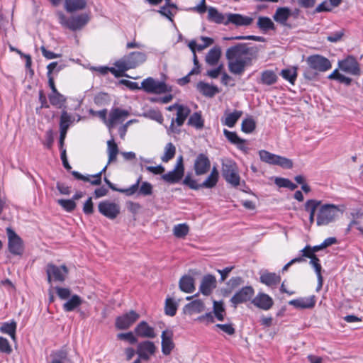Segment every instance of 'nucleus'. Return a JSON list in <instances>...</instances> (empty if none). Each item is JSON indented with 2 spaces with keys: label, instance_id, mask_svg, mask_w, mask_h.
<instances>
[{
  "label": "nucleus",
  "instance_id": "f257e3e1",
  "mask_svg": "<svg viewBox=\"0 0 363 363\" xmlns=\"http://www.w3.org/2000/svg\"><path fill=\"white\" fill-rule=\"evenodd\" d=\"M246 43H238L227 49L225 56L228 60V69L235 75H241L247 67L252 65V58L243 57L250 52Z\"/></svg>",
  "mask_w": 363,
  "mask_h": 363
},
{
  "label": "nucleus",
  "instance_id": "f03ea898",
  "mask_svg": "<svg viewBox=\"0 0 363 363\" xmlns=\"http://www.w3.org/2000/svg\"><path fill=\"white\" fill-rule=\"evenodd\" d=\"M208 20L217 24L228 25L232 23L236 26H249L253 18L250 16H243L240 13H225L223 14L218 11L215 7L210 6L208 9Z\"/></svg>",
  "mask_w": 363,
  "mask_h": 363
},
{
  "label": "nucleus",
  "instance_id": "7ed1b4c3",
  "mask_svg": "<svg viewBox=\"0 0 363 363\" xmlns=\"http://www.w3.org/2000/svg\"><path fill=\"white\" fill-rule=\"evenodd\" d=\"M57 16L59 23L64 28L72 31L82 29L89 21L90 17L87 13H82L77 15H71L67 17L62 11H57Z\"/></svg>",
  "mask_w": 363,
  "mask_h": 363
},
{
  "label": "nucleus",
  "instance_id": "20e7f679",
  "mask_svg": "<svg viewBox=\"0 0 363 363\" xmlns=\"http://www.w3.org/2000/svg\"><path fill=\"white\" fill-rule=\"evenodd\" d=\"M339 206L332 203L321 205L316 216V224L318 226L328 225L335 221L340 212Z\"/></svg>",
  "mask_w": 363,
  "mask_h": 363
},
{
  "label": "nucleus",
  "instance_id": "39448f33",
  "mask_svg": "<svg viewBox=\"0 0 363 363\" xmlns=\"http://www.w3.org/2000/svg\"><path fill=\"white\" fill-rule=\"evenodd\" d=\"M8 236V250L13 257L21 258L25 251L22 238L10 227L6 228Z\"/></svg>",
  "mask_w": 363,
  "mask_h": 363
},
{
  "label": "nucleus",
  "instance_id": "423d86ee",
  "mask_svg": "<svg viewBox=\"0 0 363 363\" xmlns=\"http://www.w3.org/2000/svg\"><path fill=\"white\" fill-rule=\"evenodd\" d=\"M141 87L148 94H162L172 91V87L164 82L157 80L151 77L142 82Z\"/></svg>",
  "mask_w": 363,
  "mask_h": 363
},
{
  "label": "nucleus",
  "instance_id": "0eeeda50",
  "mask_svg": "<svg viewBox=\"0 0 363 363\" xmlns=\"http://www.w3.org/2000/svg\"><path fill=\"white\" fill-rule=\"evenodd\" d=\"M221 174L223 179L233 187L240 184V177L235 162L228 160L222 164Z\"/></svg>",
  "mask_w": 363,
  "mask_h": 363
},
{
  "label": "nucleus",
  "instance_id": "6e6552de",
  "mask_svg": "<svg viewBox=\"0 0 363 363\" xmlns=\"http://www.w3.org/2000/svg\"><path fill=\"white\" fill-rule=\"evenodd\" d=\"M218 179L213 176L208 175V177L201 184H198L192 178L191 172H188L183 180V184L193 190H199L200 189H212L217 185Z\"/></svg>",
  "mask_w": 363,
  "mask_h": 363
},
{
  "label": "nucleus",
  "instance_id": "1a4fd4ad",
  "mask_svg": "<svg viewBox=\"0 0 363 363\" xmlns=\"http://www.w3.org/2000/svg\"><path fill=\"white\" fill-rule=\"evenodd\" d=\"M45 272L48 283L51 284L52 281L63 282L68 274V269L65 264L57 266L52 263H48Z\"/></svg>",
  "mask_w": 363,
  "mask_h": 363
},
{
  "label": "nucleus",
  "instance_id": "9d476101",
  "mask_svg": "<svg viewBox=\"0 0 363 363\" xmlns=\"http://www.w3.org/2000/svg\"><path fill=\"white\" fill-rule=\"evenodd\" d=\"M98 210L104 216L111 220H113L119 215L121 207L115 202H112L109 200H104L99 202L98 204Z\"/></svg>",
  "mask_w": 363,
  "mask_h": 363
},
{
  "label": "nucleus",
  "instance_id": "9b49d317",
  "mask_svg": "<svg viewBox=\"0 0 363 363\" xmlns=\"http://www.w3.org/2000/svg\"><path fill=\"white\" fill-rule=\"evenodd\" d=\"M338 67L342 71L354 76L361 74L359 64L353 55H348L345 59L338 61Z\"/></svg>",
  "mask_w": 363,
  "mask_h": 363
},
{
  "label": "nucleus",
  "instance_id": "f8f14e48",
  "mask_svg": "<svg viewBox=\"0 0 363 363\" xmlns=\"http://www.w3.org/2000/svg\"><path fill=\"white\" fill-rule=\"evenodd\" d=\"M255 294V289L251 286H245L238 290L230 298L232 306L236 308L239 304L250 301Z\"/></svg>",
  "mask_w": 363,
  "mask_h": 363
},
{
  "label": "nucleus",
  "instance_id": "ddd939ff",
  "mask_svg": "<svg viewBox=\"0 0 363 363\" xmlns=\"http://www.w3.org/2000/svg\"><path fill=\"white\" fill-rule=\"evenodd\" d=\"M306 62L309 67L313 68L317 72H325L332 67L330 61L325 57L320 55L308 56L306 59Z\"/></svg>",
  "mask_w": 363,
  "mask_h": 363
},
{
  "label": "nucleus",
  "instance_id": "4468645a",
  "mask_svg": "<svg viewBox=\"0 0 363 363\" xmlns=\"http://www.w3.org/2000/svg\"><path fill=\"white\" fill-rule=\"evenodd\" d=\"M140 318V315L131 310L128 313L118 316L116 318L115 325L118 330H127Z\"/></svg>",
  "mask_w": 363,
  "mask_h": 363
},
{
  "label": "nucleus",
  "instance_id": "2eb2a0df",
  "mask_svg": "<svg viewBox=\"0 0 363 363\" xmlns=\"http://www.w3.org/2000/svg\"><path fill=\"white\" fill-rule=\"evenodd\" d=\"M211 169V161L205 153H199L195 158L194 169L196 176L206 174Z\"/></svg>",
  "mask_w": 363,
  "mask_h": 363
},
{
  "label": "nucleus",
  "instance_id": "dca6fc26",
  "mask_svg": "<svg viewBox=\"0 0 363 363\" xmlns=\"http://www.w3.org/2000/svg\"><path fill=\"white\" fill-rule=\"evenodd\" d=\"M156 352V347L153 342L145 340L139 342L137 345L136 354L143 361H148L152 355Z\"/></svg>",
  "mask_w": 363,
  "mask_h": 363
},
{
  "label": "nucleus",
  "instance_id": "f3484780",
  "mask_svg": "<svg viewBox=\"0 0 363 363\" xmlns=\"http://www.w3.org/2000/svg\"><path fill=\"white\" fill-rule=\"evenodd\" d=\"M251 303L257 308L264 311L269 310L274 305L272 298L263 292H259L251 301Z\"/></svg>",
  "mask_w": 363,
  "mask_h": 363
},
{
  "label": "nucleus",
  "instance_id": "a211bd4d",
  "mask_svg": "<svg viewBox=\"0 0 363 363\" xmlns=\"http://www.w3.org/2000/svg\"><path fill=\"white\" fill-rule=\"evenodd\" d=\"M129 115L130 113L127 110L113 108L109 113V118L106 122V125L108 128H111L117 123H123Z\"/></svg>",
  "mask_w": 363,
  "mask_h": 363
},
{
  "label": "nucleus",
  "instance_id": "6ab92c4d",
  "mask_svg": "<svg viewBox=\"0 0 363 363\" xmlns=\"http://www.w3.org/2000/svg\"><path fill=\"white\" fill-rule=\"evenodd\" d=\"M191 110L189 107L180 106L178 107L177 112V118H172L169 130L172 133H179V130L174 128V123H177L178 126H182L187 116L190 114Z\"/></svg>",
  "mask_w": 363,
  "mask_h": 363
},
{
  "label": "nucleus",
  "instance_id": "aec40b11",
  "mask_svg": "<svg viewBox=\"0 0 363 363\" xmlns=\"http://www.w3.org/2000/svg\"><path fill=\"white\" fill-rule=\"evenodd\" d=\"M217 281L215 276L212 274H206L203 277L199 291L204 296L211 294L213 290L216 288Z\"/></svg>",
  "mask_w": 363,
  "mask_h": 363
},
{
  "label": "nucleus",
  "instance_id": "412c9836",
  "mask_svg": "<svg viewBox=\"0 0 363 363\" xmlns=\"http://www.w3.org/2000/svg\"><path fill=\"white\" fill-rule=\"evenodd\" d=\"M173 331L171 330H165L162 331L161 335L162 338V352L164 355H169L174 348V343L173 342Z\"/></svg>",
  "mask_w": 363,
  "mask_h": 363
},
{
  "label": "nucleus",
  "instance_id": "4be33fe9",
  "mask_svg": "<svg viewBox=\"0 0 363 363\" xmlns=\"http://www.w3.org/2000/svg\"><path fill=\"white\" fill-rule=\"evenodd\" d=\"M315 296L314 295L308 297H301L289 301L290 306L296 308L306 309L312 308L315 305Z\"/></svg>",
  "mask_w": 363,
  "mask_h": 363
},
{
  "label": "nucleus",
  "instance_id": "5701e85b",
  "mask_svg": "<svg viewBox=\"0 0 363 363\" xmlns=\"http://www.w3.org/2000/svg\"><path fill=\"white\" fill-rule=\"evenodd\" d=\"M196 89L201 94L208 98H213L219 92V89L217 86L203 81H200L196 84Z\"/></svg>",
  "mask_w": 363,
  "mask_h": 363
},
{
  "label": "nucleus",
  "instance_id": "b1692460",
  "mask_svg": "<svg viewBox=\"0 0 363 363\" xmlns=\"http://www.w3.org/2000/svg\"><path fill=\"white\" fill-rule=\"evenodd\" d=\"M134 331L137 336L141 337L155 338L156 336L154 328L145 320L139 323Z\"/></svg>",
  "mask_w": 363,
  "mask_h": 363
},
{
  "label": "nucleus",
  "instance_id": "393cba45",
  "mask_svg": "<svg viewBox=\"0 0 363 363\" xmlns=\"http://www.w3.org/2000/svg\"><path fill=\"white\" fill-rule=\"evenodd\" d=\"M291 16V10L288 7H278L273 16V19L283 26L290 28L287 23L289 17Z\"/></svg>",
  "mask_w": 363,
  "mask_h": 363
},
{
  "label": "nucleus",
  "instance_id": "a878e982",
  "mask_svg": "<svg viewBox=\"0 0 363 363\" xmlns=\"http://www.w3.org/2000/svg\"><path fill=\"white\" fill-rule=\"evenodd\" d=\"M125 56L130 69L138 67L147 60V55L143 52H131Z\"/></svg>",
  "mask_w": 363,
  "mask_h": 363
},
{
  "label": "nucleus",
  "instance_id": "bb28decb",
  "mask_svg": "<svg viewBox=\"0 0 363 363\" xmlns=\"http://www.w3.org/2000/svg\"><path fill=\"white\" fill-rule=\"evenodd\" d=\"M86 5V0H65L64 2V8L69 13L84 9Z\"/></svg>",
  "mask_w": 363,
  "mask_h": 363
},
{
  "label": "nucleus",
  "instance_id": "cd10ccee",
  "mask_svg": "<svg viewBox=\"0 0 363 363\" xmlns=\"http://www.w3.org/2000/svg\"><path fill=\"white\" fill-rule=\"evenodd\" d=\"M72 175L78 180L90 182L91 185L99 186L101 184V176L99 172L94 175H83L79 172L72 171L71 172Z\"/></svg>",
  "mask_w": 363,
  "mask_h": 363
},
{
  "label": "nucleus",
  "instance_id": "c85d7f7f",
  "mask_svg": "<svg viewBox=\"0 0 363 363\" xmlns=\"http://www.w3.org/2000/svg\"><path fill=\"white\" fill-rule=\"evenodd\" d=\"M223 134L225 138L230 142L232 144L235 145L237 147L242 151H246L247 147L245 145L246 142L245 140L240 138L236 132L230 131L227 129L223 130Z\"/></svg>",
  "mask_w": 363,
  "mask_h": 363
},
{
  "label": "nucleus",
  "instance_id": "c756f323",
  "mask_svg": "<svg viewBox=\"0 0 363 363\" xmlns=\"http://www.w3.org/2000/svg\"><path fill=\"white\" fill-rule=\"evenodd\" d=\"M259 281L267 286H274L280 282L281 277L276 273L264 271L261 274Z\"/></svg>",
  "mask_w": 363,
  "mask_h": 363
},
{
  "label": "nucleus",
  "instance_id": "7c9ffc66",
  "mask_svg": "<svg viewBox=\"0 0 363 363\" xmlns=\"http://www.w3.org/2000/svg\"><path fill=\"white\" fill-rule=\"evenodd\" d=\"M278 76L273 70L266 69L261 72V76L257 79V83L267 86H271L277 83Z\"/></svg>",
  "mask_w": 363,
  "mask_h": 363
},
{
  "label": "nucleus",
  "instance_id": "2f4dec72",
  "mask_svg": "<svg viewBox=\"0 0 363 363\" xmlns=\"http://www.w3.org/2000/svg\"><path fill=\"white\" fill-rule=\"evenodd\" d=\"M179 289L185 293H192L195 290L194 279L190 275L182 276L179 281Z\"/></svg>",
  "mask_w": 363,
  "mask_h": 363
},
{
  "label": "nucleus",
  "instance_id": "473e14b6",
  "mask_svg": "<svg viewBox=\"0 0 363 363\" xmlns=\"http://www.w3.org/2000/svg\"><path fill=\"white\" fill-rule=\"evenodd\" d=\"M184 175V171L177 169V167H174L173 170L169 171L166 174H163L162 175V179L169 184H177L180 182Z\"/></svg>",
  "mask_w": 363,
  "mask_h": 363
},
{
  "label": "nucleus",
  "instance_id": "72a5a7b5",
  "mask_svg": "<svg viewBox=\"0 0 363 363\" xmlns=\"http://www.w3.org/2000/svg\"><path fill=\"white\" fill-rule=\"evenodd\" d=\"M221 56V48L216 45L212 48L206 55V62L210 66H215L218 64Z\"/></svg>",
  "mask_w": 363,
  "mask_h": 363
},
{
  "label": "nucleus",
  "instance_id": "f704fd0d",
  "mask_svg": "<svg viewBox=\"0 0 363 363\" xmlns=\"http://www.w3.org/2000/svg\"><path fill=\"white\" fill-rule=\"evenodd\" d=\"M205 309L204 303L200 300L196 299L191 301L186 304L184 307V313H187L190 315L193 313H199L203 311Z\"/></svg>",
  "mask_w": 363,
  "mask_h": 363
},
{
  "label": "nucleus",
  "instance_id": "c9c22d12",
  "mask_svg": "<svg viewBox=\"0 0 363 363\" xmlns=\"http://www.w3.org/2000/svg\"><path fill=\"white\" fill-rule=\"evenodd\" d=\"M257 26L264 33H267L269 30H276L274 23L272 19L267 16H259Z\"/></svg>",
  "mask_w": 363,
  "mask_h": 363
},
{
  "label": "nucleus",
  "instance_id": "e433bc0d",
  "mask_svg": "<svg viewBox=\"0 0 363 363\" xmlns=\"http://www.w3.org/2000/svg\"><path fill=\"white\" fill-rule=\"evenodd\" d=\"M82 303V298L77 294H74L63 304L62 308L65 312H71L76 310Z\"/></svg>",
  "mask_w": 363,
  "mask_h": 363
},
{
  "label": "nucleus",
  "instance_id": "4c0bfd02",
  "mask_svg": "<svg viewBox=\"0 0 363 363\" xmlns=\"http://www.w3.org/2000/svg\"><path fill=\"white\" fill-rule=\"evenodd\" d=\"M225 115L226 116L225 118H221L222 124L229 128H233L242 115V111L235 110L233 113H230L228 114L225 113Z\"/></svg>",
  "mask_w": 363,
  "mask_h": 363
},
{
  "label": "nucleus",
  "instance_id": "58836bf2",
  "mask_svg": "<svg viewBox=\"0 0 363 363\" xmlns=\"http://www.w3.org/2000/svg\"><path fill=\"white\" fill-rule=\"evenodd\" d=\"M17 324L13 320L11 322H4L0 327V331L4 334L9 335L12 340H16Z\"/></svg>",
  "mask_w": 363,
  "mask_h": 363
},
{
  "label": "nucleus",
  "instance_id": "ea45409f",
  "mask_svg": "<svg viewBox=\"0 0 363 363\" xmlns=\"http://www.w3.org/2000/svg\"><path fill=\"white\" fill-rule=\"evenodd\" d=\"M188 125L194 127L197 130H201L204 127V120L202 118L201 112H194L188 121Z\"/></svg>",
  "mask_w": 363,
  "mask_h": 363
},
{
  "label": "nucleus",
  "instance_id": "a19ab883",
  "mask_svg": "<svg viewBox=\"0 0 363 363\" xmlns=\"http://www.w3.org/2000/svg\"><path fill=\"white\" fill-rule=\"evenodd\" d=\"M74 118L69 113L65 108L62 111L60 118V129L67 130L74 122Z\"/></svg>",
  "mask_w": 363,
  "mask_h": 363
},
{
  "label": "nucleus",
  "instance_id": "79ce46f5",
  "mask_svg": "<svg viewBox=\"0 0 363 363\" xmlns=\"http://www.w3.org/2000/svg\"><path fill=\"white\" fill-rule=\"evenodd\" d=\"M280 75L290 84H294L298 75L297 68L293 67L292 68L284 69L281 71Z\"/></svg>",
  "mask_w": 363,
  "mask_h": 363
},
{
  "label": "nucleus",
  "instance_id": "37998d69",
  "mask_svg": "<svg viewBox=\"0 0 363 363\" xmlns=\"http://www.w3.org/2000/svg\"><path fill=\"white\" fill-rule=\"evenodd\" d=\"M48 98L50 103L52 106H57L60 108H61L66 102V97L58 91L49 94Z\"/></svg>",
  "mask_w": 363,
  "mask_h": 363
},
{
  "label": "nucleus",
  "instance_id": "c03bdc74",
  "mask_svg": "<svg viewBox=\"0 0 363 363\" xmlns=\"http://www.w3.org/2000/svg\"><path fill=\"white\" fill-rule=\"evenodd\" d=\"M178 304L172 298L168 297L165 301L164 312L169 316H174L177 313Z\"/></svg>",
  "mask_w": 363,
  "mask_h": 363
},
{
  "label": "nucleus",
  "instance_id": "a18cd8bd",
  "mask_svg": "<svg viewBox=\"0 0 363 363\" xmlns=\"http://www.w3.org/2000/svg\"><path fill=\"white\" fill-rule=\"evenodd\" d=\"M259 156L260 160L267 164L274 165L278 155L271 153L265 150H261L259 151Z\"/></svg>",
  "mask_w": 363,
  "mask_h": 363
},
{
  "label": "nucleus",
  "instance_id": "49530a36",
  "mask_svg": "<svg viewBox=\"0 0 363 363\" xmlns=\"http://www.w3.org/2000/svg\"><path fill=\"white\" fill-rule=\"evenodd\" d=\"M68 353L66 350L61 349L51 354L52 359L50 363H64L67 359Z\"/></svg>",
  "mask_w": 363,
  "mask_h": 363
},
{
  "label": "nucleus",
  "instance_id": "de8ad7c7",
  "mask_svg": "<svg viewBox=\"0 0 363 363\" xmlns=\"http://www.w3.org/2000/svg\"><path fill=\"white\" fill-rule=\"evenodd\" d=\"M213 309L215 317L218 320L223 321L225 315V307L223 301H213Z\"/></svg>",
  "mask_w": 363,
  "mask_h": 363
},
{
  "label": "nucleus",
  "instance_id": "09e8293b",
  "mask_svg": "<svg viewBox=\"0 0 363 363\" xmlns=\"http://www.w3.org/2000/svg\"><path fill=\"white\" fill-rule=\"evenodd\" d=\"M189 232V227L186 223H180L174 226L173 233L175 237L183 238Z\"/></svg>",
  "mask_w": 363,
  "mask_h": 363
},
{
  "label": "nucleus",
  "instance_id": "8fccbe9b",
  "mask_svg": "<svg viewBox=\"0 0 363 363\" xmlns=\"http://www.w3.org/2000/svg\"><path fill=\"white\" fill-rule=\"evenodd\" d=\"M321 201L316 199H308L304 205V210L309 213V215L315 216L317 208L321 206Z\"/></svg>",
  "mask_w": 363,
  "mask_h": 363
},
{
  "label": "nucleus",
  "instance_id": "3c124183",
  "mask_svg": "<svg viewBox=\"0 0 363 363\" xmlns=\"http://www.w3.org/2000/svg\"><path fill=\"white\" fill-rule=\"evenodd\" d=\"M175 153V146L172 143H167L164 147V155L161 157L162 161L164 162H169L174 157Z\"/></svg>",
  "mask_w": 363,
  "mask_h": 363
},
{
  "label": "nucleus",
  "instance_id": "603ef678",
  "mask_svg": "<svg viewBox=\"0 0 363 363\" xmlns=\"http://www.w3.org/2000/svg\"><path fill=\"white\" fill-rule=\"evenodd\" d=\"M256 128L255 120L250 117L244 119L241 124V130L245 133H252Z\"/></svg>",
  "mask_w": 363,
  "mask_h": 363
},
{
  "label": "nucleus",
  "instance_id": "864d4df0",
  "mask_svg": "<svg viewBox=\"0 0 363 363\" xmlns=\"http://www.w3.org/2000/svg\"><path fill=\"white\" fill-rule=\"evenodd\" d=\"M57 203L67 212H72L77 206L75 201L71 199H59Z\"/></svg>",
  "mask_w": 363,
  "mask_h": 363
},
{
  "label": "nucleus",
  "instance_id": "5fc2aeb1",
  "mask_svg": "<svg viewBox=\"0 0 363 363\" xmlns=\"http://www.w3.org/2000/svg\"><path fill=\"white\" fill-rule=\"evenodd\" d=\"M274 165H278L285 169H291L293 167V162L290 159L278 155Z\"/></svg>",
  "mask_w": 363,
  "mask_h": 363
},
{
  "label": "nucleus",
  "instance_id": "6e6d98bb",
  "mask_svg": "<svg viewBox=\"0 0 363 363\" xmlns=\"http://www.w3.org/2000/svg\"><path fill=\"white\" fill-rule=\"evenodd\" d=\"M244 283V280L241 277H233L230 278L226 283L230 291L236 289Z\"/></svg>",
  "mask_w": 363,
  "mask_h": 363
},
{
  "label": "nucleus",
  "instance_id": "4d7b16f0",
  "mask_svg": "<svg viewBox=\"0 0 363 363\" xmlns=\"http://www.w3.org/2000/svg\"><path fill=\"white\" fill-rule=\"evenodd\" d=\"M141 179L142 177H139V178L137 179L136 182L134 184L131 185L129 188L122 189V190H119L120 192L124 193L126 196L133 195L138 190Z\"/></svg>",
  "mask_w": 363,
  "mask_h": 363
},
{
  "label": "nucleus",
  "instance_id": "13d9d810",
  "mask_svg": "<svg viewBox=\"0 0 363 363\" xmlns=\"http://www.w3.org/2000/svg\"><path fill=\"white\" fill-rule=\"evenodd\" d=\"M11 352L12 348L9 340L6 338L0 336V352L9 354Z\"/></svg>",
  "mask_w": 363,
  "mask_h": 363
},
{
  "label": "nucleus",
  "instance_id": "bf43d9fd",
  "mask_svg": "<svg viewBox=\"0 0 363 363\" xmlns=\"http://www.w3.org/2000/svg\"><path fill=\"white\" fill-rule=\"evenodd\" d=\"M152 194V185L148 182H142L139 189V194L143 196H150Z\"/></svg>",
  "mask_w": 363,
  "mask_h": 363
},
{
  "label": "nucleus",
  "instance_id": "052dcab7",
  "mask_svg": "<svg viewBox=\"0 0 363 363\" xmlns=\"http://www.w3.org/2000/svg\"><path fill=\"white\" fill-rule=\"evenodd\" d=\"M117 337L121 340H125L130 344H135L138 342V339L135 337L132 332L125 333H118Z\"/></svg>",
  "mask_w": 363,
  "mask_h": 363
},
{
  "label": "nucleus",
  "instance_id": "680f3d73",
  "mask_svg": "<svg viewBox=\"0 0 363 363\" xmlns=\"http://www.w3.org/2000/svg\"><path fill=\"white\" fill-rule=\"evenodd\" d=\"M55 289L56 291L57 295L62 300H66L71 296V291L68 288L56 286Z\"/></svg>",
  "mask_w": 363,
  "mask_h": 363
},
{
  "label": "nucleus",
  "instance_id": "e2e57ef3",
  "mask_svg": "<svg viewBox=\"0 0 363 363\" xmlns=\"http://www.w3.org/2000/svg\"><path fill=\"white\" fill-rule=\"evenodd\" d=\"M94 103L98 106L106 104L109 101V96L106 93H99L94 97Z\"/></svg>",
  "mask_w": 363,
  "mask_h": 363
},
{
  "label": "nucleus",
  "instance_id": "0e129e2a",
  "mask_svg": "<svg viewBox=\"0 0 363 363\" xmlns=\"http://www.w3.org/2000/svg\"><path fill=\"white\" fill-rule=\"evenodd\" d=\"M114 65L116 67H117V69H120V71L123 73H125V72L127 70L130 69V67H129V65H128V60H127L125 56H124L123 58L120 59L119 60H117L114 63Z\"/></svg>",
  "mask_w": 363,
  "mask_h": 363
},
{
  "label": "nucleus",
  "instance_id": "69168bd1",
  "mask_svg": "<svg viewBox=\"0 0 363 363\" xmlns=\"http://www.w3.org/2000/svg\"><path fill=\"white\" fill-rule=\"evenodd\" d=\"M157 12L162 16L167 18L171 22H173V17L176 14V11H173L169 8L161 6Z\"/></svg>",
  "mask_w": 363,
  "mask_h": 363
},
{
  "label": "nucleus",
  "instance_id": "338daca9",
  "mask_svg": "<svg viewBox=\"0 0 363 363\" xmlns=\"http://www.w3.org/2000/svg\"><path fill=\"white\" fill-rule=\"evenodd\" d=\"M145 116L160 123L163 121L162 114L160 111L157 110H149L147 113H145Z\"/></svg>",
  "mask_w": 363,
  "mask_h": 363
},
{
  "label": "nucleus",
  "instance_id": "774afa93",
  "mask_svg": "<svg viewBox=\"0 0 363 363\" xmlns=\"http://www.w3.org/2000/svg\"><path fill=\"white\" fill-rule=\"evenodd\" d=\"M303 74L306 79L310 81L316 79L318 75V72L309 66L304 69Z\"/></svg>",
  "mask_w": 363,
  "mask_h": 363
}]
</instances>
